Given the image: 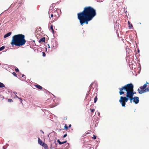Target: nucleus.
<instances>
[{
	"instance_id": "f257e3e1",
	"label": "nucleus",
	"mask_w": 149,
	"mask_h": 149,
	"mask_svg": "<svg viewBox=\"0 0 149 149\" xmlns=\"http://www.w3.org/2000/svg\"><path fill=\"white\" fill-rule=\"evenodd\" d=\"M96 15L95 9L91 6L86 7L82 12L77 14V18L81 25L82 26L84 24H88V22L91 20Z\"/></svg>"
},
{
	"instance_id": "f03ea898",
	"label": "nucleus",
	"mask_w": 149,
	"mask_h": 149,
	"mask_svg": "<svg viewBox=\"0 0 149 149\" xmlns=\"http://www.w3.org/2000/svg\"><path fill=\"white\" fill-rule=\"evenodd\" d=\"M134 88L133 85L132 83L128 84L121 88H118L119 90V93L120 95H123L125 93L124 92L125 91L126 92V96H121L120 100H122L124 99L128 98L129 97H133L134 94H133V91L131 90H133Z\"/></svg>"
},
{
	"instance_id": "7ed1b4c3",
	"label": "nucleus",
	"mask_w": 149,
	"mask_h": 149,
	"mask_svg": "<svg viewBox=\"0 0 149 149\" xmlns=\"http://www.w3.org/2000/svg\"><path fill=\"white\" fill-rule=\"evenodd\" d=\"M26 42L25 36L22 34H18L13 37L11 44L12 46H20L24 45Z\"/></svg>"
},
{
	"instance_id": "20e7f679",
	"label": "nucleus",
	"mask_w": 149,
	"mask_h": 149,
	"mask_svg": "<svg viewBox=\"0 0 149 149\" xmlns=\"http://www.w3.org/2000/svg\"><path fill=\"white\" fill-rule=\"evenodd\" d=\"M130 100V102H132V101H133V97H129L128 98H125L124 99L122 100H120L119 102L121 104V105L123 107H125L126 102H127L129 100Z\"/></svg>"
},
{
	"instance_id": "39448f33",
	"label": "nucleus",
	"mask_w": 149,
	"mask_h": 149,
	"mask_svg": "<svg viewBox=\"0 0 149 149\" xmlns=\"http://www.w3.org/2000/svg\"><path fill=\"white\" fill-rule=\"evenodd\" d=\"M140 88L141 90L138 89L137 91L140 94H142L146 92L149 91V88H145L142 86H140Z\"/></svg>"
},
{
	"instance_id": "423d86ee",
	"label": "nucleus",
	"mask_w": 149,
	"mask_h": 149,
	"mask_svg": "<svg viewBox=\"0 0 149 149\" xmlns=\"http://www.w3.org/2000/svg\"><path fill=\"white\" fill-rule=\"evenodd\" d=\"M139 97H133V102L136 104L139 103Z\"/></svg>"
},
{
	"instance_id": "0eeeda50",
	"label": "nucleus",
	"mask_w": 149,
	"mask_h": 149,
	"mask_svg": "<svg viewBox=\"0 0 149 149\" xmlns=\"http://www.w3.org/2000/svg\"><path fill=\"white\" fill-rule=\"evenodd\" d=\"M12 33L11 32H10L7 33L6 34H5L3 38H7Z\"/></svg>"
},
{
	"instance_id": "6e6552de",
	"label": "nucleus",
	"mask_w": 149,
	"mask_h": 149,
	"mask_svg": "<svg viewBox=\"0 0 149 149\" xmlns=\"http://www.w3.org/2000/svg\"><path fill=\"white\" fill-rule=\"evenodd\" d=\"M57 142L59 143L60 145H61L62 144L65 143L67 142V141H65L63 142H61L59 139H58L57 140Z\"/></svg>"
},
{
	"instance_id": "1a4fd4ad",
	"label": "nucleus",
	"mask_w": 149,
	"mask_h": 149,
	"mask_svg": "<svg viewBox=\"0 0 149 149\" xmlns=\"http://www.w3.org/2000/svg\"><path fill=\"white\" fill-rule=\"evenodd\" d=\"M35 86L37 88L39 89H42V87L41 86L39 85L38 84H37L35 85Z\"/></svg>"
},
{
	"instance_id": "9d476101",
	"label": "nucleus",
	"mask_w": 149,
	"mask_h": 149,
	"mask_svg": "<svg viewBox=\"0 0 149 149\" xmlns=\"http://www.w3.org/2000/svg\"><path fill=\"white\" fill-rule=\"evenodd\" d=\"M38 143L41 145L43 143L39 138H38Z\"/></svg>"
},
{
	"instance_id": "9b49d317",
	"label": "nucleus",
	"mask_w": 149,
	"mask_h": 149,
	"mask_svg": "<svg viewBox=\"0 0 149 149\" xmlns=\"http://www.w3.org/2000/svg\"><path fill=\"white\" fill-rule=\"evenodd\" d=\"M128 23L129 25V29H132L133 27V26L131 24H130L129 21L128 22Z\"/></svg>"
},
{
	"instance_id": "f8f14e48",
	"label": "nucleus",
	"mask_w": 149,
	"mask_h": 149,
	"mask_svg": "<svg viewBox=\"0 0 149 149\" xmlns=\"http://www.w3.org/2000/svg\"><path fill=\"white\" fill-rule=\"evenodd\" d=\"M45 37L41 38L39 40V42H45Z\"/></svg>"
},
{
	"instance_id": "ddd939ff",
	"label": "nucleus",
	"mask_w": 149,
	"mask_h": 149,
	"mask_svg": "<svg viewBox=\"0 0 149 149\" xmlns=\"http://www.w3.org/2000/svg\"><path fill=\"white\" fill-rule=\"evenodd\" d=\"M5 86V85L3 83L0 82V88H3Z\"/></svg>"
},
{
	"instance_id": "4468645a",
	"label": "nucleus",
	"mask_w": 149,
	"mask_h": 149,
	"mask_svg": "<svg viewBox=\"0 0 149 149\" xmlns=\"http://www.w3.org/2000/svg\"><path fill=\"white\" fill-rule=\"evenodd\" d=\"M53 146H54V148H55V147H56L57 146V143H56V142L55 141L53 143Z\"/></svg>"
},
{
	"instance_id": "2eb2a0df",
	"label": "nucleus",
	"mask_w": 149,
	"mask_h": 149,
	"mask_svg": "<svg viewBox=\"0 0 149 149\" xmlns=\"http://www.w3.org/2000/svg\"><path fill=\"white\" fill-rule=\"evenodd\" d=\"M43 147H44V148H45L47 147V145L45 144V143H43L41 145Z\"/></svg>"
},
{
	"instance_id": "dca6fc26",
	"label": "nucleus",
	"mask_w": 149,
	"mask_h": 149,
	"mask_svg": "<svg viewBox=\"0 0 149 149\" xmlns=\"http://www.w3.org/2000/svg\"><path fill=\"white\" fill-rule=\"evenodd\" d=\"M148 83L146 82V84H145L143 86L145 88H147L146 87L147 86V84H148Z\"/></svg>"
},
{
	"instance_id": "f3484780",
	"label": "nucleus",
	"mask_w": 149,
	"mask_h": 149,
	"mask_svg": "<svg viewBox=\"0 0 149 149\" xmlns=\"http://www.w3.org/2000/svg\"><path fill=\"white\" fill-rule=\"evenodd\" d=\"M5 48V47L4 46H2L0 47V51L4 49Z\"/></svg>"
},
{
	"instance_id": "a211bd4d",
	"label": "nucleus",
	"mask_w": 149,
	"mask_h": 149,
	"mask_svg": "<svg viewBox=\"0 0 149 149\" xmlns=\"http://www.w3.org/2000/svg\"><path fill=\"white\" fill-rule=\"evenodd\" d=\"M126 52L127 53V52H130V49L129 48H127L126 49ZM129 54V52H128V53H127L126 54Z\"/></svg>"
},
{
	"instance_id": "6ab92c4d",
	"label": "nucleus",
	"mask_w": 149,
	"mask_h": 149,
	"mask_svg": "<svg viewBox=\"0 0 149 149\" xmlns=\"http://www.w3.org/2000/svg\"><path fill=\"white\" fill-rule=\"evenodd\" d=\"M97 97H95L94 99V103H95L96 102L97 100Z\"/></svg>"
},
{
	"instance_id": "aec40b11",
	"label": "nucleus",
	"mask_w": 149,
	"mask_h": 149,
	"mask_svg": "<svg viewBox=\"0 0 149 149\" xmlns=\"http://www.w3.org/2000/svg\"><path fill=\"white\" fill-rule=\"evenodd\" d=\"M8 102H13L12 99H8Z\"/></svg>"
},
{
	"instance_id": "412c9836",
	"label": "nucleus",
	"mask_w": 149,
	"mask_h": 149,
	"mask_svg": "<svg viewBox=\"0 0 149 149\" xmlns=\"http://www.w3.org/2000/svg\"><path fill=\"white\" fill-rule=\"evenodd\" d=\"M93 83H92L89 86V91H90V90L92 88V85L93 84Z\"/></svg>"
},
{
	"instance_id": "4be33fe9",
	"label": "nucleus",
	"mask_w": 149,
	"mask_h": 149,
	"mask_svg": "<svg viewBox=\"0 0 149 149\" xmlns=\"http://www.w3.org/2000/svg\"><path fill=\"white\" fill-rule=\"evenodd\" d=\"M68 127L67 126L66 124H65V125L64 126V129L65 130H67L68 129Z\"/></svg>"
},
{
	"instance_id": "5701e85b",
	"label": "nucleus",
	"mask_w": 149,
	"mask_h": 149,
	"mask_svg": "<svg viewBox=\"0 0 149 149\" xmlns=\"http://www.w3.org/2000/svg\"><path fill=\"white\" fill-rule=\"evenodd\" d=\"M15 70L16 72H18L19 71V70L17 68H16L15 69Z\"/></svg>"
},
{
	"instance_id": "b1692460",
	"label": "nucleus",
	"mask_w": 149,
	"mask_h": 149,
	"mask_svg": "<svg viewBox=\"0 0 149 149\" xmlns=\"http://www.w3.org/2000/svg\"><path fill=\"white\" fill-rule=\"evenodd\" d=\"M50 28L52 30V31H53V26L52 25L51 26H50Z\"/></svg>"
},
{
	"instance_id": "393cba45",
	"label": "nucleus",
	"mask_w": 149,
	"mask_h": 149,
	"mask_svg": "<svg viewBox=\"0 0 149 149\" xmlns=\"http://www.w3.org/2000/svg\"><path fill=\"white\" fill-rule=\"evenodd\" d=\"M14 93L15 94V96L17 98L19 99V97L17 95H16V94H17V93L15 92H14Z\"/></svg>"
},
{
	"instance_id": "a878e982",
	"label": "nucleus",
	"mask_w": 149,
	"mask_h": 149,
	"mask_svg": "<svg viewBox=\"0 0 149 149\" xmlns=\"http://www.w3.org/2000/svg\"><path fill=\"white\" fill-rule=\"evenodd\" d=\"M42 56H43V57H45L46 56V54L44 52H42Z\"/></svg>"
},
{
	"instance_id": "bb28decb",
	"label": "nucleus",
	"mask_w": 149,
	"mask_h": 149,
	"mask_svg": "<svg viewBox=\"0 0 149 149\" xmlns=\"http://www.w3.org/2000/svg\"><path fill=\"white\" fill-rule=\"evenodd\" d=\"M54 148V146H53V143L52 144H51L50 148L51 149H52V148Z\"/></svg>"
},
{
	"instance_id": "cd10ccee",
	"label": "nucleus",
	"mask_w": 149,
	"mask_h": 149,
	"mask_svg": "<svg viewBox=\"0 0 149 149\" xmlns=\"http://www.w3.org/2000/svg\"><path fill=\"white\" fill-rule=\"evenodd\" d=\"M12 74H13V75H14L15 76H17V74L14 72H13Z\"/></svg>"
},
{
	"instance_id": "c85d7f7f",
	"label": "nucleus",
	"mask_w": 149,
	"mask_h": 149,
	"mask_svg": "<svg viewBox=\"0 0 149 149\" xmlns=\"http://www.w3.org/2000/svg\"><path fill=\"white\" fill-rule=\"evenodd\" d=\"M55 46H56L58 45V43L56 41H55Z\"/></svg>"
},
{
	"instance_id": "c756f323",
	"label": "nucleus",
	"mask_w": 149,
	"mask_h": 149,
	"mask_svg": "<svg viewBox=\"0 0 149 149\" xmlns=\"http://www.w3.org/2000/svg\"><path fill=\"white\" fill-rule=\"evenodd\" d=\"M96 138V136L95 135H93V138L94 139H95Z\"/></svg>"
},
{
	"instance_id": "7c9ffc66",
	"label": "nucleus",
	"mask_w": 149,
	"mask_h": 149,
	"mask_svg": "<svg viewBox=\"0 0 149 149\" xmlns=\"http://www.w3.org/2000/svg\"><path fill=\"white\" fill-rule=\"evenodd\" d=\"M61 2V1H57V2H56V4H59V3Z\"/></svg>"
},
{
	"instance_id": "2f4dec72",
	"label": "nucleus",
	"mask_w": 149,
	"mask_h": 149,
	"mask_svg": "<svg viewBox=\"0 0 149 149\" xmlns=\"http://www.w3.org/2000/svg\"><path fill=\"white\" fill-rule=\"evenodd\" d=\"M131 91H133V94H134H134H136V92H134V89H133L132 90H131Z\"/></svg>"
},
{
	"instance_id": "473e14b6",
	"label": "nucleus",
	"mask_w": 149,
	"mask_h": 149,
	"mask_svg": "<svg viewBox=\"0 0 149 149\" xmlns=\"http://www.w3.org/2000/svg\"><path fill=\"white\" fill-rule=\"evenodd\" d=\"M19 99L20 100V102H21V103H22V99L21 98H19Z\"/></svg>"
},
{
	"instance_id": "72a5a7b5",
	"label": "nucleus",
	"mask_w": 149,
	"mask_h": 149,
	"mask_svg": "<svg viewBox=\"0 0 149 149\" xmlns=\"http://www.w3.org/2000/svg\"><path fill=\"white\" fill-rule=\"evenodd\" d=\"M67 136V134H65L63 136V137L65 138Z\"/></svg>"
},
{
	"instance_id": "f704fd0d",
	"label": "nucleus",
	"mask_w": 149,
	"mask_h": 149,
	"mask_svg": "<svg viewBox=\"0 0 149 149\" xmlns=\"http://www.w3.org/2000/svg\"><path fill=\"white\" fill-rule=\"evenodd\" d=\"M91 111L92 112H94V109H91Z\"/></svg>"
},
{
	"instance_id": "c9c22d12",
	"label": "nucleus",
	"mask_w": 149,
	"mask_h": 149,
	"mask_svg": "<svg viewBox=\"0 0 149 149\" xmlns=\"http://www.w3.org/2000/svg\"><path fill=\"white\" fill-rule=\"evenodd\" d=\"M14 6V5L12 4L10 6V7H13Z\"/></svg>"
},
{
	"instance_id": "e433bc0d",
	"label": "nucleus",
	"mask_w": 149,
	"mask_h": 149,
	"mask_svg": "<svg viewBox=\"0 0 149 149\" xmlns=\"http://www.w3.org/2000/svg\"><path fill=\"white\" fill-rule=\"evenodd\" d=\"M97 114L99 116H100V114L99 112H98Z\"/></svg>"
},
{
	"instance_id": "4c0bfd02",
	"label": "nucleus",
	"mask_w": 149,
	"mask_h": 149,
	"mask_svg": "<svg viewBox=\"0 0 149 149\" xmlns=\"http://www.w3.org/2000/svg\"><path fill=\"white\" fill-rule=\"evenodd\" d=\"M103 1V0H100L99 1H98L99 2H102Z\"/></svg>"
},
{
	"instance_id": "58836bf2",
	"label": "nucleus",
	"mask_w": 149,
	"mask_h": 149,
	"mask_svg": "<svg viewBox=\"0 0 149 149\" xmlns=\"http://www.w3.org/2000/svg\"><path fill=\"white\" fill-rule=\"evenodd\" d=\"M40 131L41 132H42V133H43V134L44 133V132H43L42 130H40Z\"/></svg>"
},
{
	"instance_id": "ea45409f",
	"label": "nucleus",
	"mask_w": 149,
	"mask_h": 149,
	"mask_svg": "<svg viewBox=\"0 0 149 149\" xmlns=\"http://www.w3.org/2000/svg\"><path fill=\"white\" fill-rule=\"evenodd\" d=\"M51 17H53V14H52L51 15V16H50Z\"/></svg>"
},
{
	"instance_id": "a19ab883",
	"label": "nucleus",
	"mask_w": 149,
	"mask_h": 149,
	"mask_svg": "<svg viewBox=\"0 0 149 149\" xmlns=\"http://www.w3.org/2000/svg\"><path fill=\"white\" fill-rule=\"evenodd\" d=\"M24 76H25V75H24V74H22V77H24Z\"/></svg>"
},
{
	"instance_id": "79ce46f5",
	"label": "nucleus",
	"mask_w": 149,
	"mask_h": 149,
	"mask_svg": "<svg viewBox=\"0 0 149 149\" xmlns=\"http://www.w3.org/2000/svg\"><path fill=\"white\" fill-rule=\"evenodd\" d=\"M71 126V124L69 126V127L70 128Z\"/></svg>"
},
{
	"instance_id": "37998d69",
	"label": "nucleus",
	"mask_w": 149,
	"mask_h": 149,
	"mask_svg": "<svg viewBox=\"0 0 149 149\" xmlns=\"http://www.w3.org/2000/svg\"><path fill=\"white\" fill-rule=\"evenodd\" d=\"M58 10H59V11H60V13H61V10H60V9H58Z\"/></svg>"
},
{
	"instance_id": "c03bdc74",
	"label": "nucleus",
	"mask_w": 149,
	"mask_h": 149,
	"mask_svg": "<svg viewBox=\"0 0 149 149\" xmlns=\"http://www.w3.org/2000/svg\"><path fill=\"white\" fill-rule=\"evenodd\" d=\"M52 31V32H53V33L54 34V30L53 29V31Z\"/></svg>"
},
{
	"instance_id": "a18cd8bd",
	"label": "nucleus",
	"mask_w": 149,
	"mask_h": 149,
	"mask_svg": "<svg viewBox=\"0 0 149 149\" xmlns=\"http://www.w3.org/2000/svg\"><path fill=\"white\" fill-rule=\"evenodd\" d=\"M88 148H89V149H91V147H89L88 146Z\"/></svg>"
},
{
	"instance_id": "49530a36",
	"label": "nucleus",
	"mask_w": 149,
	"mask_h": 149,
	"mask_svg": "<svg viewBox=\"0 0 149 149\" xmlns=\"http://www.w3.org/2000/svg\"><path fill=\"white\" fill-rule=\"evenodd\" d=\"M48 48H50L49 45L48 44Z\"/></svg>"
},
{
	"instance_id": "de8ad7c7",
	"label": "nucleus",
	"mask_w": 149,
	"mask_h": 149,
	"mask_svg": "<svg viewBox=\"0 0 149 149\" xmlns=\"http://www.w3.org/2000/svg\"><path fill=\"white\" fill-rule=\"evenodd\" d=\"M19 5L18 6L19 7L21 5H20V4H19Z\"/></svg>"
},
{
	"instance_id": "09e8293b",
	"label": "nucleus",
	"mask_w": 149,
	"mask_h": 149,
	"mask_svg": "<svg viewBox=\"0 0 149 149\" xmlns=\"http://www.w3.org/2000/svg\"><path fill=\"white\" fill-rule=\"evenodd\" d=\"M52 6H53L54 5V4H52Z\"/></svg>"
},
{
	"instance_id": "8fccbe9b",
	"label": "nucleus",
	"mask_w": 149,
	"mask_h": 149,
	"mask_svg": "<svg viewBox=\"0 0 149 149\" xmlns=\"http://www.w3.org/2000/svg\"><path fill=\"white\" fill-rule=\"evenodd\" d=\"M53 47H54V45H53Z\"/></svg>"
},
{
	"instance_id": "3c124183",
	"label": "nucleus",
	"mask_w": 149,
	"mask_h": 149,
	"mask_svg": "<svg viewBox=\"0 0 149 149\" xmlns=\"http://www.w3.org/2000/svg\"><path fill=\"white\" fill-rule=\"evenodd\" d=\"M138 52H139V49H138Z\"/></svg>"
},
{
	"instance_id": "603ef678",
	"label": "nucleus",
	"mask_w": 149,
	"mask_h": 149,
	"mask_svg": "<svg viewBox=\"0 0 149 149\" xmlns=\"http://www.w3.org/2000/svg\"><path fill=\"white\" fill-rule=\"evenodd\" d=\"M2 98H3V99L4 98V97H2Z\"/></svg>"
},
{
	"instance_id": "864d4df0",
	"label": "nucleus",
	"mask_w": 149,
	"mask_h": 149,
	"mask_svg": "<svg viewBox=\"0 0 149 149\" xmlns=\"http://www.w3.org/2000/svg\"><path fill=\"white\" fill-rule=\"evenodd\" d=\"M2 98H3V99L4 98V97H2Z\"/></svg>"
},
{
	"instance_id": "5fc2aeb1",
	"label": "nucleus",
	"mask_w": 149,
	"mask_h": 149,
	"mask_svg": "<svg viewBox=\"0 0 149 149\" xmlns=\"http://www.w3.org/2000/svg\"><path fill=\"white\" fill-rule=\"evenodd\" d=\"M84 31H83V33H84Z\"/></svg>"
},
{
	"instance_id": "6e6d98bb",
	"label": "nucleus",
	"mask_w": 149,
	"mask_h": 149,
	"mask_svg": "<svg viewBox=\"0 0 149 149\" xmlns=\"http://www.w3.org/2000/svg\"><path fill=\"white\" fill-rule=\"evenodd\" d=\"M25 79H26V78H25V79H24V80H25Z\"/></svg>"
},
{
	"instance_id": "4d7b16f0",
	"label": "nucleus",
	"mask_w": 149,
	"mask_h": 149,
	"mask_svg": "<svg viewBox=\"0 0 149 149\" xmlns=\"http://www.w3.org/2000/svg\"><path fill=\"white\" fill-rule=\"evenodd\" d=\"M139 24H141V23L140 22Z\"/></svg>"
}]
</instances>
